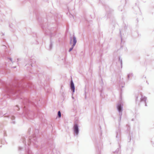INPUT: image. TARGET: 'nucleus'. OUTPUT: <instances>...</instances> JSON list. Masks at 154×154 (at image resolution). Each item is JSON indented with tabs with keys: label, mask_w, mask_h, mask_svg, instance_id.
I'll use <instances>...</instances> for the list:
<instances>
[{
	"label": "nucleus",
	"mask_w": 154,
	"mask_h": 154,
	"mask_svg": "<svg viewBox=\"0 0 154 154\" xmlns=\"http://www.w3.org/2000/svg\"><path fill=\"white\" fill-rule=\"evenodd\" d=\"M117 108L119 111L120 112L121 111L122 108L120 105H119L118 106Z\"/></svg>",
	"instance_id": "4"
},
{
	"label": "nucleus",
	"mask_w": 154,
	"mask_h": 154,
	"mask_svg": "<svg viewBox=\"0 0 154 154\" xmlns=\"http://www.w3.org/2000/svg\"><path fill=\"white\" fill-rule=\"evenodd\" d=\"M58 115L59 117H60L61 116V112L60 111L58 112Z\"/></svg>",
	"instance_id": "5"
},
{
	"label": "nucleus",
	"mask_w": 154,
	"mask_h": 154,
	"mask_svg": "<svg viewBox=\"0 0 154 154\" xmlns=\"http://www.w3.org/2000/svg\"><path fill=\"white\" fill-rule=\"evenodd\" d=\"M73 47H73V45H72V47L71 48H70L69 49V51L70 52V51H71L72 50V49Z\"/></svg>",
	"instance_id": "6"
},
{
	"label": "nucleus",
	"mask_w": 154,
	"mask_h": 154,
	"mask_svg": "<svg viewBox=\"0 0 154 154\" xmlns=\"http://www.w3.org/2000/svg\"><path fill=\"white\" fill-rule=\"evenodd\" d=\"M76 43V40L75 37H73V46L74 47Z\"/></svg>",
	"instance_id": "3"
},
{
	"label": "nucleus",
	"mask_w": 154,
	"mask_h": 154,
	"mask_svg": "<svg viewBox=\"0 0 154 154\" xmlns=\"http://www.w3.org/2000/svg\"><path fill=\"white\" fill-rule=\"evenodd\" d=\"M71 88L73 91V92H74L75 91V87L74 84L72 81H71Z\"/></svg>",
	"instance_id": "2"
},
{
	"label": "nucleus",
	"mask_w": 154,
	"mask_h": 154,
	"mask_svg": "<svg viewBox=\"0 0 154 154\" xmlns=\"http://www.w3.org/2000/svg\"><path fill=\"white\" fill-rule=\"evenodd\" d=\"M74 131L75 133L76 134H77L79 132V130H78V125H77L75 124L74 125Z\"/></svg>",
	"instance_id": "1"
}]
</instances>
